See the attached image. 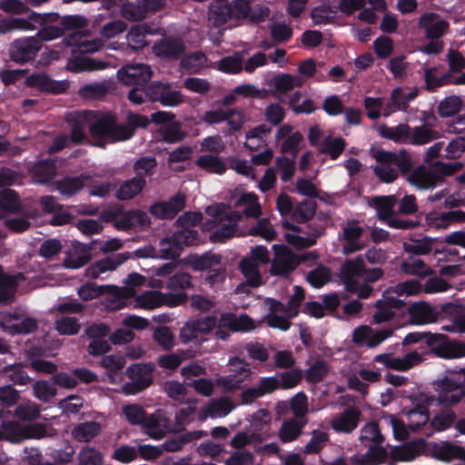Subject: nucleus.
<instances>
[{
  "instance_id": "7",
  "label": "nucleus",
  "mask_w": 465,
  "mask_h": 465,
  "mask_svg": "<svg viewBox=\"0 0 465 465\" xmlns=\"http://www.w3.org/2000/svg\"><path fill=\"white\" fill-rule=\"evenodd\" d=\"M202 121L210 124H218L226 122L228 129L223 131L224 135H231L242 129L245 122V114L242 109L235 107L232 109H222L206 111Z\"/></svg>"
},
{
  "instance_id": "17",
  "label": "nucleus",
  "mask_w": 465,
  "mask_h": 465,
  "mask_svg": "<svg viewBox=\"0 0 465 465\" xmlns=\"http://www.w3.org/2000/svg\"><path fill=\"white\" fill-rule=\"evenodd\" d=\"M26 86L35 88L42 93L60 94L69 88L67 81H56L45 73H35L25 77Z\"/></svg>"
},
{
  "instance_id": "24",
  "label": "nucleus",
  "mask_w": 465,
  "mask_h": 465,
  "mask_svg": "<svg viewBox=\"0 0 465 465\" xmlns=\"http://www.w3.org/2000/svg\"><path fill=\"white\" fill-rule=\"evenodd\" d=\"M270 312L265 317L268 326L272 328L287 331L291 327L289 312L284 304L275 299H268Z\"/></svg>"
},
{
  "instance_id": "13",
  "label": "nucleus",
  "mask_w": 465,
  "mask_h": 465,
  "mask_svg": "<svg viewBox=\"0 0 465 465\" xmlns=\"http://www.w3.org/2000/svg\"><path fill=\"white\" fill-rule=\"evenodd\" d=\"M186 196L183 193H177L168 201H159L153 203L150 213L157 219L172 220L185 208Z\"/></svg>"
},
{
  "instance_id": "20",
  "label": "nucleus",
  "mask_w": 465,
  "mask_h": 465,
  "mask_svg": "<svg viewBox=\"0 0 465 465\" xmlns=\"http://www.w3.org/2000/svg\"><path fill=\"white\" fill-rule=\"evenodd\" d=\"M342 233V252L346 255L361 251L366 244L361 241L365 232L364 228L358 225L356 221H350L343 227Z\"/></svg>"
},
{
  "instance_id": "10",
  "label": "nucleus",
  "mask_w": 465,
  "mask_h": 465,
  "mask_svg": "<svg viewBox=\"0 0 465 465\" xmlns=\"http://www.w3.org/2000/svg\"><path fill=\"white\" fill-rule=\"evenodd\" d=\"M147 99L152 103L158 102L163 106L175 107L183 102V96L179 90H173L170 83L159 81L147 85Z\"/></svg>"
},
{
  "instance_id": "51",
  "label": "nucleus",
  "mask_w": 465,
  "mask_h": 465,
  "mask_svg": "<svg viewBox=\"0 0 465 465\" xmlns=\"http://www.w3.org/2000/svg\"><path fill=\"white\" fill-rule=\"evenodd\" d=\"M149 124L150 120L147 116L133 112L128 113L126 124H122L123 130H125L127 134L125 141L134 137L137 128H146Z\"/></svg>"
},
{
  "instance_id": "38",
  "label": "nucleus",
  "mask_w": 465,
  "mask_h": 465,
  "mask_svg": "<svg viewBox=\"0 0 465 465\" xmlns=\"http://www.w3.org/2000/svg\"><path fill=\"white\" fill-rule=\"evenodd\" d=\"M439 137V133L428 126L422 124L411 128L408 144L424 145Z\"/></svg>"
},
{
  "instance_id": "28",
  "label": "nucleus",
  "mask_w": 465,
  "mask_h": 465,
  "mask_svg": "<svg viewBox=\"0 0 465 465\" xmlns=\"http://www.w3.org/2000/svg\"><path fill=\"white\" fill-rule=\"evenodd\" d=\"M129 258V253H118L114 257L101 259L90 265L85 270V276L90 279H96L101 273L108 271L115 270L119 265L123 264Z\"/></svg>"
},
{
  "instance_id": "44",
  "label": "nucleus",
  "mask_w": 465,
  "mask_h": 465,
  "mask_svg": "<svg viewBox=\"0 0 465 465\" xmlns=\"http://www.w3.org/2000/svg\"><path fill=\"white\" fill-rule=\"evenodd\" d=\"M316 209V202L312 200H303L293 209L292 213V220L298 223H305L315 215Z\"/></svg>"
},
{
  "instance_id": "14",
  "label": "nucleus",
  "mask_w": 465,
  "mask_h": 465,
  "mask_svg": "<svg viewBox=\"0 0 465 465\" xmlns=\"http://www.w3.org/2000/svg\"><path fill=\"white\" fill-rule=\"evenodd\" d=\"M275 139L278 142L282 141L281 152L284 154H292L293 158L297 157L304 141L302 134L299 131L293 132V126L289 124L279 127Z\"/></svg>"
},
{
  "instance_id": "50",
  "label": "nucleus",
  "mask_w": 465,
  "mask_h": 465,
  "mask_svg": "<svg viewBox=\"0 0 465 465\" xmlns=\"http://www.w3.org/2000/svg\"><path fill=\"white\" fill-rule=\"evenodd\" d=\"M159 133L162 140L167 143H176L183 141L186 133L182 129L180 122L173 121L170 124L163 125Z\"/></svg>"
},
{
  "instance_id": "60",
  "label": "nucleus",
  "mask_w": 465,
  "mask_h": 465,
  "mask_svg": "<svg viewBox=\"0 0 465 465\" xmlns=\"http://www.w3.org/2000/svg\"><path fill=\"white\" fill-rule=\"evenodd\" d=\"M163 292L159 291H146L136 297V303L143 309H154L162 306Z\"/></svg>"
},
{
  "instance_id": "6",
  "label": "nucleus",
  "mask_w": 465,
  "mask_h": 465,
  "mask_svg": "<svg viewBox=\"0 0 465 465\" xmlns=\"http://www.w3.org/2000/svg\"><path fill=\"white\" fill-rule=\"evenodd\" d=\"M432 387L440 406L456 405L465 397V381H461V377L456 371L434 381Z\"/></svg>"
},
{
  "instance_id": "19",
  "label": "nucleus",
  "mask_w": 465,
  "mask_h": 465,
  "mask_svg": "<svg viewBox=\"0 0 465 465\" xmlns=\"http://www.w3.org/2000/svg\"><path fill=\"white\" fill-rule=\"evenodd\" d=\"M419 28L423 31L426 38L434 40L444 35L450 24L437 13H424L418 22Z\"/></svg>"
},
{
  "instance_id": "11",
  "label": "nucleus",
  "mask_w": 465,
  "mask_h": 465,
  "mask_svg": "<svg viewBox=\"0 0 465 465\" xmlns=\"http://www.w3.org/2000/svg\"><path fill=\"white\" fill-rule=\"evenodd\" d=\"M42 48V43L35 36L15 39L9 47L12 61L25 64L35 59Z\"/></svg>"
},
{
  "instance_id": "35",
  "label": "nucleus",
  "mask_w": 465,
  "mask_h": 465,
  "mask_svg": "<svg viewBox=\"0 0 465 465\" xmlns=\"http://www.w3.org/2000/svg\"><path fill=\"white\" fill-rule=\"evenodd\" d=\"M411 126L408 124H399L395 127L381 124L379 128V134L381 137L393 141L398 143H406L409 142Z\"/></svg>"
},
{
  "instance_id": "41",
  "label": "nucleus",
  "mask_w": 465,
  "mask_h": 465,
  "mask_svg": "<svg viewBox=\"0 0 465 465\" xmlns=\"http://www.w3.org/2000/svg\"><path fill=\"white\" fill-rule=\"evenodd\" d=\"M439 337L440 336L437 335V333H432L430 331H413L408 333L404 337L402 344L407 346L415 343H421L420 349H427L430 352L432 345Z\"/></svg>"
},
{
  "instance_id": "34",
  "label": "nucleus",
  "mask_w": 465,
  "mask_h": 465,
  "mask_svg": "<svg viewBox=\"0 0 465 465\" xmlns=\"http://www.w3.org/2000/svg\"><path fill=\"white\" fill-rule=\"evenodd\" d=\"M69 64L72 71L80 73L104 70L107 67L108 63L88 56L79 55L70 59Z\"/></svg>"
},
{
  "instance_id": "48",
  "label": "nucleus",
  "mask_w": 465,
  "mask_h": 465,
  "mask_svg": "<svg viewBox=\"0 0 465 465\" xmlns=\"http://www.w3.org/2000/svg\"><path fill=\"white\" fill-rule=\"evenodd\" d=\"M384 440L377 422H369L361 428L360 440L365 447L383 443Z\"/></svg>"
},
{
  "instance_id": "42",
  "label": "nucleus",
  "mask_w": 465,
  "mask_h": 465,
  "mask_svg": "<svg viewBox=\"0 0 465 465\" xmlns=\"http://www.w3.org/2000/svg\"><path fill=\"white\" fill-rule=\"evenodd\" d=\"M337 11L328 4H322L311 10L310 16L314 25H330L334 23Z\"/></svg>"
},
{
  "instance_id": "18",
  "label": "nucleus",
  "mask_w": 465,
  "mask_h": 465,
  "mask_svg": "<svg viewBox=\"0 0 465 465\" xmlns=\"http://www.w3.org/2000/svg\"><path fill=\"white\" fill-rule=\"evenodd\" d=\"M405 306L406 302L402 300L383 295L382 298L378 300L374 304L376 312L372 315V323L381 324L391 321L396 315L395 311H401Z\"/></svg>"
},
{
  "instance_id": "3",
  "label": "nucleus",
  "mask_w": 465,
  "mask_h": 465,
  "mask_svg": "<svg viewBox=\"0 0 465 465\" xmlns=\"http://www.w3.org/2000/svg\"><path fill=\"white\" fill-rule=\"evenodd\" d=\"M83 119L91 122L88 129L93 138L104 143L124 142L127 134L123 130L122 124L118 123L116 115L113 113H101L85 111Z\"/></svg>"
},
{
  "instance_id": "1",
  "label": "nucleus",
  "mask_w": 465,
  "mask_h": 465,
  "mask_svg": "<svg viewBox=\"0 0 465 465\" xmlns=\"http://www.w3.org/2000/svg\"><path fill=\"white\" fill-rule=\"evenodd\" d=\"M373 158L376 161L373 173L381 183H391L401 173L419 190L435 188L445 177L455 174L464 166L461 162L437 161L430 167L420 164L413 169L411 155L406 149L398 152L381 149L373 153Z\"/></svg>"
},
{
  "instance_id": "63",
  "label": "nucleus",
  "mask_w": 465,
  "mask_h": 465,
  "mask_svg": "<svg viewBox=\"0 0 465 465\" xmlns=\"http://www.w3.org/2000/svg\"><path fill=\"white\" fill-rule=\"evenodd\" d=\"M455 418L454 411L450 409L442 410L430 420V426L437 431L445 430L452 425Z\"/></svg>"
},
{
  "instance_id": "21",
  "label": "nucleus",
  "mask_w": 465,
  "mask_h": 465,
  "mask_svg": "<svg viewBox=\"0 0 465 465\" xmlns=\"http://www.w3.org/2000/svg\"><path fill=\"white\" fill-rule=\"evenodd\" d=\"M283 227L287 230L304 233L307 236H299L294 234H286V240L290 243H294V240L299 242L300 245L302 247H310L316 243L317 239L322 234V228L318 224H308L305 227H301L299 225L292 224L289 222L283 223Z\"/></svg>"
},
{
  "instance_id": "39",
  "label": "nucleus",
  "mask_w": 465,
  "mask_h": 465,
  "mask_svg": "<svg viewBox=\"0 0 465 465\" xmlns=\"http://www.w3.org/2000/svg\"><path fill=\"white\" fill-rule=\"evenodd\" d=\"M100 431V423L91 420L75 425L72 430V435L79 442H90Z\"/></svg>"
},
{
  "instance_id": "29",
  "label": "nucleus",
  "mask_w": 465,
  "mask_h": 465,
  "mask_svg": "<svg viewBox=\"0 0 465 465\" xmlns=\"http://www.w3.org/2000/svg\"><path fill=\"white\" fill-rule=\"evenodd\" d=\"M432 397H426L425 401L415 404L407 412L408 427L412 431H419L430 420L429 405Z\"/></svg>"
},
{
  "instance_id": "12",
  "label": "nucleus",
  "mask_w": 465,
  "mask_h": 465,
  "mask_svg": "<svg viewBox=\"0 0 465 465\" xmlns=\"http://www.w3.org/2000/svg\"><path fill=\"white\" fill-rule=\"evenodd\" d=\"M130 288H120L115 285H97L94 282H87L78 289V296L83 301H91L104 294H110L117 299L130 298L134 294Z\"/></svg>"
},
{
  "instance_id": "33",
  "label": "nucleus",
  "mask_w": 465,
  "mask_h": 465,
  "mask_svg": "<svg viewBox=\"0 0 465 465\" xmlns=\"http://www.w3.org/2000/svg\"><path fill=\"white\" fill-rule=\"evenodd\" d=\"M222 259L223 257L219 253L206 252L203 254L194 253L189 255L188 263L193 271L203 272L221 265Z\"/></svg>"
},
{
  "instance_id": "46",
  "label": "nucleus",
  "mask_w": 465,
  "mask_h": 465,
  "mask_svg": "<svg viewBox=\"0 0 465 465\" xmlns=\"http://www.w3.org/2000/svg\"><path fill=\"white\" fill-rule=\"evenodd\" d=\"M0 209L5 213H17L21 210L19 194L12 189L0 191Z\"/></svg>"
},
{
  "instance_id": "25",
  "label": "nucleus",
  "mask_w": 465,
  "mask_h": 465,
  "mask_svg": "<svg viewBox=\"0 0 465 465\" xmlns=\"http://www.w3.org/2000/svg\"><path fill=\"white\" fill-rule=\"evenodd\" d=\"M151 224L150 217L142 210L124 211L114 223V228L118 231H128L135 227H145Z\"/></svg>"
},
{
  "instance_id": "31",
  "label": "nucleus",
  "mask_w": 465,
  "mask_h": 465,
  "mask_svg": "<svg viewBox=\"0 0 465 465\" xmlns=\"http://www.w3.org/2000/svg\"><path fill=\"white\" fill-rule=\"evenodd\" d=\"M30 173L35 183L46 184L55 176L56 164L49 158L38 161L31 167Z\"/></svg>"
},
{
  "instance_id": "22",
  "label": "nucleus",
  "mask_w": 465,
  "mask_h": 465,
  "mask_svg": "<svg viewBox=\"0 0 465 465\" xmlns=\"http://www.w3.org/2000/svg\"><path fill=\"white\" fill-rule=\"evenodd\" d=\"M440 337L432 345L430 352L442 359H457L465 356V344L460 341H450L445 334L437 333Z\"/></svg>"
},
{
  "instance_id": "45",
  "label": "nucleus",
  "mask_w": 465,
  "mask_h": 465,
  "mask_svg": "<svg viewBox=\"0 0 465 465\" xmlns=\"http://www.w3.org/2000/svg\"><path fill=\"white\" fill-rule=\"evenodd\" d=\"M242 273L246 277L248 284L258 287L262 283V276L258 270V263L252 258H242L240 262Z\"/></svg>"
},
{
  "instance_id": "37",
  "label": "nucleus",
  "mask_w": 465,
  "mask_h": 465,
  "mask_svg": "<svg viewBox=\"0 0 465 465\" xmlns=\"http://www.w3.org/2000/svg\"><path fill=\"white\" fill-rule=\"evenodd\" d=\"M87 178L84 175L66 176L55 182V188L63 196L72 197L84 188V180Z\"/></svg>"
},
{
  "instance_id": "43",
  "label": "nucleus",
  "mask_w": 465,
  "mask_h": 465,
  "mask_svg": "<svg viewBox=\"0 0 465 465\" xmlns=\"http://www.w3.org/2000/svg\"><path fill=\"white\" fill-rule=\"evenodd\" d=\"M104 456L95 447L84 445L77 455V465H104Z\"/></svg>"
},
{
  "instance_id": "54",
  "label": "nucleus",
  "mask_w": 465,
  "mask_h": 465,
  "mask_svg": "<svg viewBox=\"0 0 465 465\" xmlns=\"http://www.w3.org/2000/svg\"><path fill=\"white\" fill-rule=\"evenodd\" d=\"M35 23L29 17L27 19L22 17L5 18L0 21V33L5 34L13 30H34Z\"/></svg>"
},
{
  "instance_id": "56",
  "label": "nucleus",
  "mask_w": 465,
  "mask_h": 465,
  "mask_svg": "<svg viewBox=\"0 0 465 465\" xmlns=\"http://www.w3.org/2000/svg\"><path fill=\"white\" fill-rule=\"evenodd\" d=\"M2 372L6 375L9 381L16 385H26L31 381V378L21 364L6 365Z\"/></svg>"
},
{
  "instance_id": "64",
  "label": "nucleus",
  "mask_w": 465,
  "mask_h": 465,
  "mask_svg": "<svg viewBox=\"0 0 465 465\" xmlns=\"http://www.w3.org/2000/svg\"><path fill=\"white\" fill-rule=\"evenodd\" d=\"M461 107V99L459 96H449L442 100L438 106L440 117H450L457 114Z\"/></svg>"
},
{
  "instance_id": "52",
  "label": "nucleus",
  "mask_w": 465,
  "mask_h": 465,
  "mask_svg": "<svg viewBox=\"0 0 465 465\" xmlns=\"http://www.w3.org/2000/svg\"><path fill=\"white\" fill-rule=\"evenodd\" d=\"M196 164L200 168L210 173L223 174L226 171V165L220 157L213 154H204L198 157Z\"/></svg>"
},
{
  "instance_id": "15",
  "label": "nucleus",
  "mask_w": 465,
  "mask_h": 465,
  "mask_svg": "<svg viewBox=\"0 0 465 465\" xmlns=\"http://www.w3.org/2000/svg\"><path fill=\"white\" fill-rule=\"evenodd\" d=\"M217 324V317L208 315L203 318L189 321L181 329L180 338L183 342L197 340L199 335L209 334Z\"/></svg>"
},
{
  "instance_id": "59",
  "label": "nucleus",
  "mask_w": 465,
  "mask_h": 465,
  "mask_svg": "<svg viewBox=\"0 0 465 465\" xmlns=\"http://www.w3.org/2000/svg\"><path fill=\"white\" fill-rule=\"evenodd\" d=\"M329 372L327 363L322 360H317L306 371L305 379L307 382L316 384L323 381Z\"/></svg>"
},
{
  "instance_id": "49",
  "label": "nucleus",
  "mask_w": 465,
  "mask_h": 465,
  "mask_svg": "<svg viewBox=\"0 0 465 465\" xmlns=\"http://www.w3.org/2000/svg\"><path fill=\"white\" fill-rule=\"evenodd\" d=\"M305 424L296 420H285L282 422L279 431V437L282 442H291L295 440L302 431V428Z\"/></svg>"
},
{
  "instance_id": "61",
  "label": "nucleus",
  "mask_w": 465,
  "mask_h": 465,
  "mask_svg": "<svg viewBox=\"0 0 465 465\" xmlns=\"http://www.w3.org/2000/svg\"><path fill=\"white\" fill-rule=\"evenodd\" d=\"M121 15L129 21H141L146 17L141 0L136 3L127 2L121 7Z\"/></svg>"
},
{
  "instance_id": "53",
  "label": "nucleus",
  "mask_w": 465,
  "mask_h": 465,
  "mask_svg": "<svg viewBox=\"0 0 465 465\" xmlns=\"http://www.w3.org/2000/svg\"><path fill=\"white\" fill-rule=\"evenodd\" d=\"M413 243L403 242L402 248L407 253L414 255H427L432 250L433 240L428 236L421 239L410 238Z\"/></svg>"
},
{
  "instance_id": "36",
  "label": "nucleus",
  "mask_w": 465,
  "mask_h": 465,
  "mask_svg": "<svg viewBox=\"0 0 465 465\" xmlns=\"http://www.w3.org/2000/svg\"><path fill=\"white\" fill-rule=\"evenodd\" d=\"M17 285L16 278L6 274L0 265V303L9 304L14 301Z\"/></svg>"
},
{
  "instance_id": "9",
  "label": "nucleus",
  "mask_w": 465,
  "mask_h": 465,
  "mask_svg": "<svg viewBox=\"0 0 465 465\" xmlns=\"http://www.w3.org/2000/svg\"><path fill=\"white\" fill-rule=\"evenodd\" d=\"M407 310L411 323L421 325L435 322L441 313H452L456 310V306L448 302L441 305L440 310L437 311L430 304L421 302L411 304Z\"/></svg>"
},
{
  "instance_id": "62",
  "label": "nucleus",
  "mask_w": 465,
  "mask_h": 465,
  "mask_svg": "<svg viewBox=\"0 0 465 465\" xmlns=\"http://www.w3.org/2000/svg\"><path fill=\"white\" fill-rule=\"evenodd\" d=\"M398 200L395 195L378 196L373 199L376 210L382 218L391 217Z\"/></svg>"
},
{
  "instance_id": "8",
  "label": "nucleus",
  "mask_w": 465,
  "mask_h": 465,
  "mask_svg": "<svg viewBox=\"0 0 465 465\" xmlns=\"http://www.w3.org/2000/svg\"><path fill=\"white\" fill-rule=\"evenodd\" d=\"M153 370V368L150 364H131L126 369V374L132 381L123 385V393L125 395H135L150 387L153 381L152 376Z\"/></svg>"
},
{
  "instance_id": "40",
  "label": "nucleus",
  "mask_w": 465,
  "mask_h": 465,
  "mask_svg": "<svg viewBox=\"0 0 465 465\" xmlns=\"http://www.w3.org/2000/svg\"><path fill=\"white\" fill-rule=\"evenodd\" d=\"M164 419L161 413H147L141 425L147 430V434L153 440H161L165 432L163 429Z\"/></svg>"
},
{
  "instance_id": "47",
  "label": "nucleus",
  "mask_w": 465,
  "mask_h": 465,
  "mask_svg": "<svg viewBox=\"0 0 465 465\" xmlns=\"http://www.w3.org/2000/svg\"><path fill=\"white\" fill-rule=\"evenodd\" d=\"M285 253L280 255L277 253L276 257L272 262L271 273L278 276H288L289 273L293 270L292 263L291 254L285 246H282Z\"/></svg>"
},
{
  "instance_id": "4",
  "label": "nucleus",
  "mask_w": 465,
  "mask_h": 465,
  "mask_svg": "<svg viewBox=\"0 0 465 465\" xmlns=\"http://www.w3.org/2000/svg\"><path fill=\"white\" fill-rule=\"evenodd\" d=\"M384 272L381 268H367L363 255L346 259L341 265L339 278L344 288L354 286L361 279L364 282H375L381 279Z\"/></svg>"
},
{
  "instance_id": "2",
  "label": "nucleus",
  "mask_w": 465,
  "mask_h": 465,
  "mask_svg": "<svg viewBox=\"0 0 465 465\" xmlns=\"http://www.w3.org/2000/svg\"><path fill=\"white\" fill-rule=\"evenodd\" d=\"M64 32L73 30L63 39L66 46H72L73 53L88 54L94 53L103 46L99 39H88L87 31L84 30L88 26V20L80 15H68L62 17L60 21Z\"/></svg>"
},
{
  "instance_id": "27",
  "label": "nucleus",
  "mask_w": 465,
  "mask_h": 465,
  "mask_svg": "<svg viewBox=\"0 0 465 465\" xmlns=\"http://www.w3.org/2000/svg\"><path fill=\"white\" fill-rule=\"evenodd\" d=\"M361 411L353 406L346 408L341 414L332 419L331 425L336 432L351 433L359 425Z\"/></svg>"
},
{
  "instance_id": "55",
  "label": "nucleus",
  "mask_w": 465,
  "mask_h": 465,
  "mask_svg": "<svg viewBox=\"0 0 465 465\" xmlns=\"http://www.w3.org/2000/svg\"><path fill=\"white\" fill-rule=\"evenodd\" d=\"M159 246L161 257L165 260L177 259L183 251L181 243L174 239V233L172 237L161 240Z\"/></svg>"
},
{
  "instance_id": "32",
  "label": "nucleus",
  "mask_w": 465,
  "mask_h": 465,
  "mask_svg": "<svg viewBox=\"0 0 465 465\" xmlns=\"http://www.w3.org/2000/svg\"><path fill=\"white\" fill-rule=\"evenodd\" d=\"M146 185L145 178L135 176L125 180L121 183L115 193V197L119 201H128L136 197L142 193Z\"/></svg>"
},
{
  "instance_id": "58",
  "label": "nucleus",
  "mask_w": 465,
  "mask_h": 465,
  "mask_svg": "<svg viewBox=\"0 0 465 465\" xmlns=\"http://www.w3.org/2000/svg\"><path fill=\"white\" fill-rule=\"evenodd\" d=\"M306 280L312 287L322 288L331 281V270L324 265H319L308 272Z\"/></svg>"
},
{
  "instance_id": "57",
  "label": "nucleus",
  "mask_w": 465,
  "mask_h": 465,
  "mask_svg": "<svg viewBox=\"0 0 465 465\" xmlns=\"http://www.w3.org/2000/svg\"><path fill=\"white\" fill-rule=\"evenodd\" d=\"M2 429L5 440L10 442H20L25 440V427L16 420H3Z\"/></svg>"
},
{
  "instance_id": "5",
  "label": "nucleus",
  "mask_w": 465,
  "mask_h": 465,
  "mask_svg": "<svg viewBox=\"0 0 465 465\" xmlns=\"http://www.w3.org/2000/svg\"><path fill=\"white\" fill-rule=\"evenodd\" d=\"M251 5L248 0H214L209 6V20L214 27L224 25L229 20L241 21L248 16Z\"/></svg>"
},
{
  "instance_id": "30",
  "label": "nucleus",
  "mask_w": 465,
  "mask_h": 465,
  "mask_svg": "<svg viewBox=\"0 0 465 465\" xmlns=\"http://www.w3.org/2000/svg\"><path fill=\"white\" fill-rule=\"evenodd\" d=\"M220 327L235 331H248L254 328V322L247 314L236 316L232 312L222 313L220 319L217 320Z\"/></svg>"
},
{
  "instance_id": "23",
  "label": "nucleus",
  "mask_w": 465,
  "mask_h": 465,
  "mask_svg": "<svg viewBox=\"0 0 465 465\" xmlns=\"http://www.w3.org/2000/svg\"><path fill=\"white\" fill-rule=\"evenodd\" d=\"M153 48L156 56L165 60H178L185 52L183 40L174 37L163 38Z\"/></svg>"
},
{
  "instance_id": "16",
  "label": "nucleus",
  "mask_w": 465,
  "mask_h": 465,
  "mask_svg": "<svg viewBox=\"0 0 465 465\" xmlns=\"http://www.w3.org/2000/svg\"><path fill=\"white\" fill-rule=\"evenodd\" d=\"M152 75L151 67L144 64H129L118 71L119 80L126 85H145Z\"/></svg>"
},
{
  "instance_id": "26",
  "label": "nucleus",
  "mask_w": 465,
  "mask_h": 465,
  "mask_svg": "<svg viewBox=\"0 0 465 465\" xmlns=\"http://www.w3.org/2000/svg\"><path fill=\"white\" fill-rule=\"evenodd\" d=\"M431 456L440 461L460 460L465 461V449L450 441L433 443L429 449Z\"/></svg>"
}]
</instances>
